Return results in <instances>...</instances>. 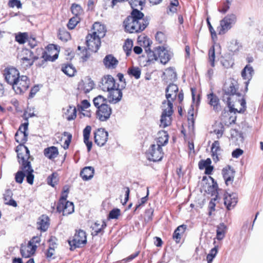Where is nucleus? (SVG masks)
I'll use <instances>...</instances> for the list:
<instances>
[{"mask_svg":"<svg viewBox=\"0 0 263 263\" xmlns=\"http://www.w3.org/2000/svg\"><path fill=\"white\" fill-rule=\"evenodd\" d=\"M133 46V42L132 40L127 39L125 41L123 48L127 56L130 54Z\"/></svg>","mask_w":263,"mask_h":263,"instance_id":"49530a36","label":"nucleus"},{"mask_svg":"<svg viewBox=\"0 0 263 263\" xmlns=\"http://www.w3.org/2000/svg\"><path fill=\"white\" fill-rule=\"evenodd\" d=\"M65 118L68 121L73 120L76 117L77 110L74 106H69L65 108H63Z\"/></svg>","mask_w":263,"mask_h":263,"instance_id":"f704fd0d","label":"nucleus"},{"mask_svg":"<svg viewBox=\"0 0 263 263\" xmlns=\"http://www.w3.org/2000/svg\"><path fill=\"white\" fill-rule=\"evenodd\" d=\"M28 37L27 32H18L15 34V39L20 44H24L27 41Z\"/></svg>","mask_w":263,"mask_h":263,"instance_id":"ea45409f","label":"nucleus"},{"mask_svg":"<svg viewBox=\"0 0 263 263\" xmlns=\"http://www.w3.org/2000/svg\"><path fill=\"white\" fill-rule=\"evenodd\" d=\"M93 30L92 35L99 37V38L103 37L105 34V30L104 25H101L100 23H95L93 25Z\"/></svg>","mask_w":263,"mask_h":263,"instance_id":"7c9ffc66","label":"nucleus"},{"mask_svg":"<svg viewBox=\"0 0 263 263\" xmlns=\"http://www.w3.org/2000/svg\"><path fill=\"white\" fill-rule=\"evenodd\" d=\"M22 151H25V154L22 153L17 154L18 162L21 164V171H18L15 175V180L18 183H22L25 176L27 181L30 184H32L34 180L33 174V170L31 166V163L28 161L30 157L29 150L27 147L21 146Z\"/></svg>","mask_w":263,"mask_h":263,"instance_id":"f03ea898","label":"nucleus"},{"mask_svg":"<svg viewBox=\"0 0 263 263\" xmlns=\"http://www.w3.org/2000/svg\"><path fill=\"white\" fill-rule=\"evenodd\" d=\"M156 41L160 44H162L166 41V36L162 32H158L155 36Z\"/></svg>","mask_w":263,"mask_h":263,"instance_id":"052dcab7","label":"nucleus"},{"mask_svg":"<svg viewBox=\"0 0 263 263\" xmlns=\"http://www.w3.org/2000/svg\"><path fill=\"white\" fill-rule=\"evenodd\" d=\"M86 45L89 50L97 52L101 45V39L99 37L89 34L86 36Z\"/></svg>","mask_w":263,"mask_h":263,"instance_id":"9d476101","label":"nucleus"},{"mask_svg":"<svg viewBox=\"0 0 263 263\" xmlns=\"http://www.w3.org/2000/svg\"><path fill=\"white\" fill-rule=\"evenodd\" d=\"M91 127L89 125H87L83 130L84 142L87 146L88 152H90L92 147V142L89 140Z\"/></svg>","mask_w":263,"mask_h":263,"instance_id":"2f4dec72","label":"nucleus"},{"mask_svg":"<svg viewBox=\"0 0 263 263\" xmlns=\"http://www.w3.org/2000/svg\"><path fill=\"white\" fill-rule=\"evenodd\" d=\"M57 177L58 175L55 173H53L51 175L49 176L47 178L48 183L52 186H54L58 180Z\"/></svg>","mask_w":263,"mask_h":263,"instance_id":"864d4df0","label":"nucleus"},{"mask_svg":"<svg viewBox=\"0 0 263 263\" xmlns=\"http://www.w3.org/2000/svg\"><path fill=\"white\" fill-rule=\"evenodd\" d=\"M94 174V168L91 166H86L81 171L80 176L84 180L91 179Z\"/></svg>","mask_w":263,"mask_h":263,"instance_id":"473e14b6","label":"nucleus"},{"mask_svg":"<svg viewBox=\"0 0 263 263\" xmlns=\"http://www.w3.org/2000/svg\"><path fill=\"white\" fill-rule=\"evenodd\" d=\"M36 248L37 246H32L28 243L27 246L21 247L20 252L23 257L28 258L34 254Z\"/></svg>","mask_w":263,"mask_h":263,"instance_id":"393cba45","label":"nucleus"},{"mask_svg":"<svg viewBox=\"0 0 263 263\" xmlns=\"http://www.w3.org/2000/svg\"><path fill=\"white\" fill-rule=\"evenodd\" d=\"M94 86V83L90 79H87L85 81L82 80L78 84V89L87 93L91 90Z\"/></svg>","mask_w":263,"mask_h":263,"instance_id":"b1692460","label":"nucleus"},{"mask_svg":"<svg viewBox=\"0 0 263 263\" xmlns=\"http://www.w3.org/2000/svg\"><path fill=\"white\" fill-rule=\"evenodd\" d=\"M37 229L42 231H46L49 226V218L47 216L43 215L38 219Z\"/></svg>","mask_w":263,"mask_h":263,"instance_id":"c85d7f7f","label":"nucleus"},{"mask_svg":"<svg viewBox=\"0 0 263 263\" xmlns=\"http://www.w3.org/2000/svg\"><path fill=\"white\" fill-rule=\"evenodd\" d=\"M26 54H29V58L28 57H23L21 59V63L22 66L24 68H27L31 66L33 64L35 60L38 59V57H34L33 54V52L30 50H26Z\"/></svg>","mask_w":263,"mask_h":263,"instance_id":"6ab92c4d","label":"nucleus"},{"mask_svg":"<svg viewBox=\"0 0 263 263\" xmlns=\"http://www.w3.org/2000/svg\"><path fill=\"white\" fill-rule=\"evenodd\" d=\"M235 172L234 169L230 165H227L222 169V173L227 185L232 184L234 181Z\"/></svg>","mask_w":263,"mask_h":263,"instance_id":"f3484780","label":"nucleus"},{"mask_svg":"<svg viewBox=\"0 0 263 263\" xmlns=\"http://www.w3.org/2000/svg\"><path fill=\"white\" fill-rule=\"evenodd\" d=\"M178 91V87L177 85L172 83L168 85L165 90V96L167 99V100H165L166 104H168L169 102L173 104L176 98Z\"/></svg>","mask_w":263,"mask_h":263,"instance_id":"4468645a","label":"nucleus"},{"mask_svg":"<svg viewBox=\"0 0 263 263\" xmlns=\"http://www.w3.org/2000/svg\"><path fill=\"white\" fill-rule=\"evenodd\" d=\"M116 87L114 78L110 76H104L102 79L100 87L104 91H109Z\"/></svg>","mask_w":263,"mask_h":263,"instance_id":"ddd939ff","label":"nucleus"},{"mask_svg":"<svg viewBox=\"0 0 263 263\" xmlns=\"http://www.w3.org/2000/svg\"><path fill=\"white\" fill-rule=\"evenodd\" d=\"M58 37L63 42H66L70 39L69 33L64 29H59Z\"/></svg>","mask_w":263,"mask_h":263,"instance_id":"09e8293b","label":"nucleus"},{"mask_svg":"<svg viewBox=\"0 0 263 263\" xmlns=\"http://www.w3.org/2000/svg\"><path fill=\"white\" fill-rule=\"evenodd\" d=\"M71 10L72 14H74L76 17H78V16L82 12V9L81 6L77 4H72Z\"/></svg>","mask_w":263,"mask_h":263,"instance_id":"6e6d98bb","label":"nucleus"},{"mask_svg":"<svg viewBox=\"0 0 263 263\" xmlns=\"http://www.w3.org/2000/svg\"><path fill=\"white\" fill-rule=\"evenodd\" d=\"M236 22V16L233 14H228L220 22V26L217 28L218 34H224Z\"/></svg>","mask_w":263,"mask_h":263,"instance_id":"423d86ee","label":"nucleus"},{"mask_svg":"<svg viewBox=\"0 0 263 263\" xmlns=\"http://www.w3.org/2000/svg\"><path fill=\"white\" fill-rule=\"evenodd\" d=\"M173 104L168 103L166 104V101H164L162 102V113L160 119V126L165 128L171 125L172 122V115L173 113Z\"/></svg>","mask_w":263,"mask_h":263,"instance_id":"20e7f679","label":"nucleus"},{"mask_svg":"<svg viewBox=\"0 0 263 263\" xmlns=\"http://www.w3.org/2000/svg\"><path fill=\"white\" fill-rule=\"evenodd\" d=\"M211 164V160L210 158L206 159L205 160H201L199 161L198 166L200 170L205 169Z\"/></svg>","mask_w":263,"mask_h":263,"instance_id":"bf43d9fd","label":"nucleus"},{"mask_svg":"<svg viewBox=\"0 0 263 263\" xmlns=\"http://www.w3.org/2000/svg\"><path fill=\"white\" fill-rule=\"evenodd\" d=\"M148 195H149V190H148V187H147L146 195L145 197H142L141 199L140 202H139L138 203V204L136 205L135 210H136L138 208H139V207H140L142 205L144 204L147 201Z\"/></svg>","mask_w":263,"mask_h":263,"instance_id":"338daca9","label":"nucleus"},{"mask_svg":"<svg viewBox=\"0 0 263 263\" xmlns=\"http://www.w3.org/2000/svg\"><path fill=\"white\" fill-rule=\"evenodd\" d=\"M221 149L220 147V144L218 141H215L211 147V153L213 159L216 162L219 161V156L221 154Z\"/></svg>","mask_w":263,"mask_h":263,"instance_id":"bb28decb","label":"nucleus"},{"mask_svg":"<svg viewBox=\"0 0 263 263\" xmlns=\"http://www.w3.org/2000/svg\"><path fill=\"white\" fill-rule=\"evenodd\" d=\"M13 193L11 190H7L4 194V200L5 203L9 205L16 207L17 206L16 202L12 199Z\"/></svg>","mask_w":263,"mask_h":263,"instance_id":"72a5a7b5","label":"nucleus"},{"mask_svg":"<svg viewBox=\"0 0 263 263\" xmlns=\"http://www.w3.org/2000/svg\"><path fill=\"white\" fill-rule=\"evenodd\" d=\"M62 70L65 74L69 77L73 76L74 73L76 72V70L74 67H73L71 64H69L62 67Z\"/></svg>","mask_w":263,"mask_h":263,"instance_id":"79ce46f5","label":"nucleus"},{"mask_svg":"<svg viewBox=\"0 0 263 263\" xmlns=\"http://www.w3.org/2000/svg\"><path fill=\"white\" fill-rule=\"evenodd\" d=\"M168 141V135L164 130L160 131L158 133V137L156 139V145L162 147L167 144Z\"/></svg>","mask_w":263,"mask_h":263,"instance_id":"cd10ccee","label":"nucleus"},{"mask_svg":"<svg viewBox=\"0 0 263 263\" xmlns=\"http://www.w3.org/2000/svg\"><path fill=\"white\" fill-rule=\"evenodd\" d=\"M40 51H42V58L43 59V62L52 61L53 62V58L52 56L48 54L46 51H43L42 48L39 49Z\"/></svg>","mask_w":263,"mask_h":263,"instance_id":"0e129e2a","label":"nucleus"},{"mask_svg":"<svg viewBox=\"0 0 263 263\" xmlns=\"http://www.w3.org/2000/svg\"><path fill=\"white\" fill-rule=\"evenodd\" d=\"M4 74L6 82L12 86L20 77L18 71L13 67L5 69Z\"/></svg>","mask_w":263,"mask_h":263,"instance_id":"9b49d317","label":"nucleus"},{"mask_svg":"<svg viewBox=\"0 0 263 263\" xmlns=\"http://www.w3.org/2000/svg\"><path fill=\"white\" fill-rule=\"evenodd\" d=\"M215 49L214 47L212 46L209 50V60L210 62V64L212 67H214L215 64Z\"/></svg>","mask_w":263,"mask_h":263,"instance_id":"603ef678","label":"nucleus"},{"mask_svg":"<svg viewBox=\"0 0 263 263\" xmlns=\"http://www.w3.org/2000/svg\"><path fill=\"white\" fill-rule=\"evenodd\" d=\"M121 87H120V85L118 84L117 87H115L112 90H111L109 92L108 99L109 102L117 103L121 100L122 97Z\"/></svg>","mask_w":263,"mask_h":263,"instance_id":"a211bd4d","label":"nucleus"},{"mask_svg":"<svg viewBox=\"0 0 263 263\" xmlns=\"http://www.w3.org/2000/svg\"><path fill=\"white\" fill-rule=\"evenodd\" d=\"M86 242V233L82 230H76L74 236L68 240V243L71 250L83 247Z\"/></svg>","mask_w":263,"mask_h":263,"instance_id":"39448f33","label":"nucleus"},{"mask_svg":"<svg viewBox=\"0 0 263 263\" xmlns=\"http://www.w3.org/2000/svg\"><path fill=\"white\" fill-rule=\"evenodd\" d=\"M208 103L211 106L213 107L215 111H219L221 110V106L219 103L218 97L213 93H211L207 95Z\"/></svg>","mask_w":263,"mask_h":263,"instance_id":"412c9836","label":"nucleus"},{"mask_svg":"<svg viewBox=\"0 0 263 263\" xmlns=\"http://www.w3.org/2000/svg\"><path fill=\"white\" fill-rule=\"evenodd\" d=\"M8 5L10 7L14 8L16 7L18 9L22 8V4L18 0H9Z\"/></svg>","mask_w":263,"mask_h":263,"instance_id":"e2e57ef3","label":"nucleus"},{"mask_svg":"<svg viewBox=\"0 0 263 263\" xmlns=\"http://www.w3.org/2000/svg\"><path fill=\"white\" fill-rule=\"evenodd\" d=\"M177 79V74L174 69L170 67L165 70L163 72V80L166 83L169 81H174Z\"/></svg>","mask_w":263,"mask_h":263,"instance_id":"c756f323","label":"nucleus"},{"mask_svg":"<svg viewBox=\"0 0 263 263\" xmlns=\"http://www.w3.org/2000/svg\"><path fill=\"white\" fill-rule=\"evenodd\" d=\"M18 137V139L16 138V134H15V139L17 143L20 144V147H17V149L16 150V151L17 152V154L20 153L19 152V151L25 152V151L21 150L22 149L21 148V147L24 146V145H23V144L25 143L26 141H27V136H26L25 138H24L23 136H20V137ZM25 147H26V146H25Z\"/></svg>","mask_w":263,"mask_h":263,"instance_id":"3c124183","label":"nucleus"},{"mask_svg":"<svg viewBox=\"0 0 263 263\" xmlns=\"http://www.w3.org/2000/svg\"><path fill=\"white\" fill-rule=\"evenodd\" d=\"M241 47V44L237 40H232L229 45V50L232 52H238Z\"/></svg>","mask_w":263,"mask_h":263,"instance_id":"a19ab883","label":"nucleus"},{"mask_svg":"<svg viewBox=\"0 0 263 263\" xmlns=\"http://www.w3.org/2000/svg\"><path fill=\"white\" fill-rule=\"evenodd\" d=\"M144 14L138 9H134L131 15L127 17L123 22L125 29L129 33L143 31L148 24L144 18Z\"/></svg>","mask_w":263,"mask_h":263,"instance_id":"7ed1b4c3","label":"nucleus"},{"mask_svg":"<svg viewBox=\"0 0 263 263\" xmlns=\"http://www.w3.org/2000/svg\"><path fill=\"white\" fill-rule=\"evenodd\" d=\"M226 230L227 226L223 223H221L217 226L216 238L218 240H221L223 239Z\"/></svg>","mask_w":263,"mask_h":263,"instance_id":"58836bf2","label":"nucleus"},{"mask_svg":"<svg viewBox=\"0 0 263 263\" xmlns=\"http://www.w3.org/2000/svg\"><path fill=\"white\" fill-rule=\"evenodd\" d=\"M237 201V196L234 193L226 195L224 197V204L229 210L235 206Z\"/></svg>","mask_w":263,"mask_h":263,"instance_id":"a878e982","label":"nucleus"},{"mask_svg":"<svg viewBox=\"0 0 263 263\" xmlns=\"http://www.w3.org/2000/svg\"><path fill=\"white\" fill-rule=\"evenodd\" d=\"M79 21L80 18L78 17H73L71 18L67 24V27L69 29H74Z\"/></svg>","mask_w":263,"mask_h":263,"instance_id":"5fc2aeb1","label":"nucleus"},{"mask_svg":"<svg viewBox=\"0 0 263 263\" xmlns=\"http://www.w3.org/2000/svg\"><path fill=\"white\" fill-rule=\"evenodd\" d=\"M253 74L254 70L253 67L249 65H246L241 71L242 77L243 79L247 80V81L245 82L246 86V89H248L249 81L252 79Z\"/></svg>","mask_w":263,"mask_h":263,"instance_id":"5701e85b","label":"nucleus"},{"mask_svg":"<svg viewBox=\"0 0 263 263\" xmlns=\"http://www.w3.org/2000/svg\"><path fill=\"white\" fill-rule=\"evenodd\" d=\"M120 215V210L119 209H114L110 211L108 218L109 219H118Z\"/></svg>","mask_w":263,"mask_h":263,"instance_id":"13d9d810","label":"nucleus"},{"mask_svg":"<svg viewBox=\"0 0 263 263\" xmlns=\"http://www.w3.org/2000/svg\"><path fill=\"white\" fill-rule=\"evenodd\" d=\"M28 123H25L21 125L20 127L16 133V138L18 139V137L20 136H23L24 138H25L26 136H28L26 133V131L28 129Z\"/></svg>","mask_w":263,"mask_h":263,"instance_id":"c03bdc74","label":"nucleus"},{"mask_svg":"<svg viewBox=\"0 0 263 263\" xmlns=\"http://www.w3.org/2000/svg\"><path fill=\"white\" fill-rule=\"evenodd\" d=\"M186 225L182 224L178 227L175 230L173 234V238L175 239L177 242H179L181 236L186 229Z\"/></svg>","mask_w":263,"mask_h":263,"instance_id":"e433bc0d","label":"nucleus"},{"mask_svg":"<svg viewBox=\"0 0 263 263\" xmlns=\"http://www.w3.org/2000/svg\"><path fill=\"white\" fill-rule=\"evenodd\" d=\"M106 227V224L104 221H102L101 222V224L100 223H98V222H96L92 228L94 230V232L95 233V235H97L99 233H101L102 231V230Z\"/></svg>","mask_w":263,"mask_h":263,"instance_id":"de8ad7c7","label":"nucleus"},{"mask_svg":"<svg viewBox=\"0 0 263 263\" xmlns=\"http://www.w3.org/2000/svg\"><path fill=\"white\" fill-rule=\"evenodd\" d=\"M108 133L104 128H99L94 133L95 142L99 146H103L107 141Z\"/></svg>","mask_w":263,"mask_h":263,"instance_id":"f8f14e48","label":"nucleus"},{"mask_svg":"<svg viewBox=\"0 0 263 263\" xmlns=\"http://www.w3.org/2000/svg\"><path fill=\"white\" fill-rule=\"evenodd\" d=\"M44 153L45 156L50 159L56 158L59 154L58 149L55 146H51L45 148Z\"/></svg>","mask_w":263,"mask_h":263,"instance_id":"c9c22d12","label":"nucleus"},{"mask_svg":"<svg viewBox=\"0 0 263 263\" xmlns=\"http://www.w3.org/2000/svg\"><path fill=\"white\" fill-rule=\"evenodd\" d=\"M29 84L28 77L26 76H22L12 85V88L16 93L22 94L27 90Z\"/></svg>","mask_w":263,"mask_h":263,"instance_id":"1a4fd4ad","label":"nucleus"},{"mask_svg":"<svg viewBox=\"0 0 263 263\" xmlns=\"http://www.w3.org/2000/svg\"><path fill=\"white\" fill-rule=\"evenodd\" d=\"M118 60L112 54H108L103 59V64L108 69H115L118 65Z\"/></svg>","mask_w":263,"mask_h":263,"instance_id":"4be33fe9","label":"nucleus"},{"mask_svg":"<svg viewBox=\"0 0 263 263\" xmlns=\"http://www.w3.org/2000/svg\"><path fill=\"white\" fill-rule=\"evenodd\" d=\"M52 241V239H50L49 240L50 245L49 248L48 249L47 252V257L50 258L52 256V255L54 254V247L55 243H51V242Z\"/></svg>","mask_w":263,"mask_h":263,"instance_id":"680f3d73","label":"nucleus"},{"mask_svg":"<svg viewBox=\"0 0 263 263\" xmlns=\"http://www.w3.org/2000/svg\"><path fill=\"white\" fill-rule=\"evenodd\" d=\"M62 138L65 140L63 147L65 149H67L72 139V135L68 132H65L63 133Z\"/></svg>","mask_w":263,"mask_h":263,"instance_id":"8fccbe9b","label":"nucleus"},{"mask_svg":"<svg viewBox=\"0 0 263 263\" xmlns=\"http://www.w3.org/2000/svg\"><path fill=\"white\" fill-rule=\"evenodd\" d=\"M117 77L121 83V84H119L120 87H121V89L125 88L126 86V82L125 79L124 78L123 74L121 73H119L117 74Z\"/></svg>","mask_w":263,"mask_h":263,"instance_id":"69168bd1","label":"nucleus"},{"mask_svg":"<svg viewBox=\"0 0 263 263\" xmlns=\"http://www.w3.org/2000/svg\"><path fill=\"white\" fill-rule=\"evenodd\" d=\"M162 147L155 143L152 144L146 153L147 159L154 162L160 161L163 157Z\"/></svg>","mask_w":263,"mask_h":263,"instance_id":"0eeeda50","label":"nucleus"},{"mask_svg":"<svg viewBox=\"0 0 263 263\" xmlns=\"http://www.w3.org/2000/svg\"><path fill=\"white\" fill-rule=\"evenodd\" d=\"M27 42H28V44L31 48H34L37 44V42L35 37H32L31 36L28 37Z\"/></svg>","mask_w":263,"mask_h":263,"instance_id":"774afa93","label":"nucleus"},{"mask_svg":"<svg viewBox=\"0 0 263 263\" xmlns=\"http://www.w3.org/2000/svg\"><path fill=\"white\" fill-rule=\"evenodd\" d=\"M217 253V249L216 247L211 249L210 253L206 256L208 263H211L212 262L214 258L216 256Z\"/></svg>","mask_w":263,"mask_h":263,"instance_id":"4d7b16f0","label":"nucleus"},{"mask_svg":"<svg viewBox=\"0 0 263 263\" xmlns=\"http://www.w3.org/2000/svg\"><path fill=\"white\" fill-rule=\"evenodd\" d=\"M94 105L99 109V107L106 105V99L102 96H98L95 98L93 100Z\"/></svg>","mask_w":263,"mask_h":263,"instance_id":"37998d69","label":"nucleus"},{"mask_svg":"<svg viewBox=\"0 0 263 263\" xmlns=\"http://www.w3.org/2000/svg\"><path fill=\"white\" fill-rule=\"evenodd\" d=\"M235 82L231 80L224 84L222 100L227 102V105L231 112L243 113L246 109L245 99L241 97L240 93H237Z\"/></svg>","mask_w":263,"mask_h":263,"instance_id":"f257e3e1","label":"nucleus"},{"mask_svg":"<svg viewBox=\"0 0 263 263\" xmlns=\"http://www.w3.org/2000/svg\"><path fill=\"white\" fill-rule=\"evenodd\" d=\"M111 112V108L108 105H103L97 111V118L101 121H105L110 118Z\"/></svg>","mask_w":263,"mask_h":263,"instance_id":"2eb2a0df","label":"nucleus"},{"mask_svg":"<svg viewBox=\"0 0 263 263\" xmlns=\"http://www.w3.org/2000/svg\"><path fill=\"white\" fill-rule=\"evenodd\" d=\"M145 51L147 53L148 61L152 62L156 61L158 59L157 54V51H158V47H156L154 51L151 50L148 47H146L145 48Z\"/></svg>","mask_w":263,"mask_h":263,"instance_id":"4c0bfd02","label":"nucleus"},{"mask_svg":"<svg viewBox=\"0 0 263 263\" xmlns=\"http://www.w3.org/2000/svg\"><path fill=\"white\" fill-rule=\"evenodd\" d=\"M128 73L135 78L136 79H138L140 77L141 70L139 68L137 67H132L128 68L127 71Z\"/></svg>","mask_w":263,"mask_h":263,"instance_id":"a18cd8bd","label":"nucleus"},{"mask_svg":"<svg viewBox=\"0 0 263 263\" xmlns=\"http://www.w3.org/2000/svg\"><path fill=\"white\" fill-rule=\"evenodd\" d=\"M157 54L160 62L163 64H166L171 58V53L163 47L158 46Z\"/></svg>","mask_w":263,"mask_h":263,"instance_id":"aec40b11","label":"nucleus"},{"mask_svg":"<svg viewBox=\"0 0 263 263\" xmlns=\"http://www.w3.org/2000/svg\"><path fill=\"white\" fill-rule=\"evenodd\" d=\"M203 182V190L208 194H211L212 196H215L217 197L218 192V185L217 182L215 181L214 179L211 177H203L202 179Z\"/></svg>","mask_w":263,"mask_h":263,"instance_id":"6e6552de","label":"nucleus"},{"mask_svg":"<svg viewBox=\"0 0 263 263\" xmlns=\"http://www.w3.org/2000/svg\"><path fill=\"white\" fill-rule=\"evenodd\" d=\"M57 210L59 213L62 212L64 216L68 215L74 212V205L70 201L58 203Z\"/></svg>","mask_w":263,"mask_h":263,"instance_id":"dca6fc26","label":"nucleus"}]
</instances>
